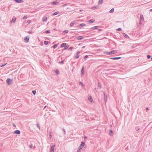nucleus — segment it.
<instances>
[{
    "instance_id": "f257e3e1",
    "label": "nucleus",
    "mask_w": 152,
    "mask_h": 152,
    "mask_svg": "<svg viewBox=\"0 0 152 152\" xmlns=\"http://www.w3.org/2000/svg\"><path fill=\"white\" fill-rule=\"evenodd\" d=\"M6 82H7V84L8 85H10L12 84V80L11 79L9 78H8Z\"/></svg>"
},
{
    "instance_id": "f03ea898",
    "label": "nucleus",
    "mask_w": 152,
    "mask_h": 152,
    "mask_svg": "<svg viewBox=\"0 0 152 152\" xmlns=\"http://www.w3.org/2000/svg\"><path fill=\"white\" fill-rule=\"evenodd\" d=\"M117 51L116 50H112L109 52H105V53L107 55H110V54H113L115 53H116Z\"/></svg>"
},
{
    "instance_id": "7ed1b4c3",
    "label": "nucleus",
    "mask_w": 152,
    "mask_h": 152,
    "mask_svg": "<svg viewBox=\"0 0 152 152\" xmlns=\"http://www.w3.org/2000/svg\"><path fill=\"white\" fill-rule=\"evenodd\" d=\"M85 142H81V144L80 145V146H79V148L80 149H82L84 147V145H85Z\"/></svg>"
},
{
    "instance_id": "20e7f679",
    "label": "nucleus",
    "mask_w": 152,
    "mask_h": 152,
    "mask_svg": "<svg viewBox=\"0 0 152 152\" xmlns=\"http://www.w3.org/2000/svg\"><path fill=\"white\" fill-rule=\"evenodd\" d=\"M55 146V145H53V144H52L50 150V152H54V148Z\"/></svg>"
},
{
    "instance_id": "39448f33",
    "label": "nucleus",
    "mask_w": 152,
    "mask_h": 152,
    "mask_svg": "<svg viewBox=\"0 0 152 152\" xmlns=\"http://www.w3.org/2000/svg\"><path fill=\"white\" fill-rule=\"evenodd\" d=\"M88 99L89 101L90 102H92L93 101V99L92 98V97L90 95H88Z\"/></svg>"
},
{
    "instance_id": "423d86ee",
    "label": "nucleus",
    "mask_w": 152,
    "mask_h": 152,
    "mask_svg": "<svg viewBox=\"0 0 152 152\" xmlns=\"http://www.w3.org/2000/svg\"><path fill=\"white\" fill-rule=\"evenodd\" d=\"M20 132L19 130H17L14 132V133L19 134H20Z\"/></svg>"
},
{
    "instance_id": "0eeeda50",
    "label": "nucleus",
    "mask_w": 152,
    "mask_h": 152,
    "mask_svg": "<svg viewBox=\"0 0 152 152\" xmlns=\"http://www.w3.org/2000/svg\"><path fill=\"white\" fill-rule=\"evenodd\" d=\"M104 101L106 102L107 101V96L105 93L104 92Z\"/></svg>"
},
{
    "instance_id": "6e6552de",
    "label": "nucleus",
    "mask_w": 152,
    "mask_h": 152,
    "mask_svg": "<svg viewBox=\"0 0 152 152\" xmlns=\"http://www.w3.org/2000/svg\"><path fill=\"white\" fill-rule=\"evenodd\" d=\"M76 23H75V21H72L70 23V26L72 27L74 25L76 24Z\"/></svg>"
},
{
    "instance_id": "1a4fd4ad",
    "label": "nucleus",
    "mask_w": 152,
    "mask_h": 152,
    "mask_svg": "<svg viewBox=\"0 0 152 152\" xmlns=\"http://www.w3.org/2000/svg\"><path fill=\"white\" fill-rule=\"evenodd\" d=\"M16 20V18L15 17H13L12 19V20L11 21V23H15Z\"/></svg>"
},
{
    "instance_id": "9d476101",
    "label": "nucleus",
    "mask_w": 152,
    "mask_h": 152,
    "mask_svg": "<svg viewBox=\"0 0 152 152\" xmlns=\"http://www.w3.org/2000/svg\"><path fill=\"white\" fill-rule=\"evenodd\" d=\"M15 1L18 3H21L23 2V0H15Z\"/></svg>"
},
{
    "instance_id": "9b49d317",
    "label": "nucleus",
    "mask_w": 152,
    "mask_h": 152,
    "mask_svg": "<svg viewBox=\"0 0 152 152\" xmlns=\"http://www.w3.org/2000/svg\"><path fill=\"white\" fill-rule=\"evenodd\" d=\"M24 40L26 42H28L29 40V38L26 37L25 38Z\"/></svg>"
},
{
    "instance_id": "f8f14e48",
    "label": "nucleus",
    "mask_w": 152,
    "mask_h": 152,
    "mask_svg": "<svg viewBox=\"0 0 152 152\" xmlns=\"http://www.w3.org/2000/svg\"><path fill=\"white\" fill-rule=\"evenodd\" d=\"M84 67L83 66L82 67L81 70V72L82 75H84Z\"/></svg>"
},
{
    "instance_id": "ddd939ff",
    "label": "nucleus",
    "mask_w": 152,
    "mask_h": 152,
    "mask_svg": "<svg viewBox=\"0 0 152 152\" xmlns=\"http://www.w3.org/2000/svg\"><path fill=\"white\" fill-rule=\"evenodd\" d=\"M121 58V57H113L111 58V59L113 60H116V59H118Z\"/></svg>"
},
{
    "instance_id": "4468645a",
    "label": "nucleus",
    "mask_w": 152,
    "mask_h": 152,
    "mask_svg": "<svg viewBox=\"0 0 152 152\" xmlns=\"http://www.w3.org/2000/svg\"><path fill=\"white\" fill-rule=\"evenodd\" d=\"M83 37L82 36H78L77 37V39L78 40H81L83 39Z\"/></svg>"
},
{
    "instance_id": "2eb2a0df",
    "label": "nucleus",
    "mask_w": 152,
    "mask_h": 152,
    "mask_svg": "<svg viewBox=\"0 0 152 152\" xmlns=\"http://www.w3.org/2000/svg\"><path fill=\"white\" fill-rule=\"evenodd\" d=\"M58 2L57 1H53L52 3V4L53 5H56V4L58 3Z\"/></svg>"
},
{
    "instance_id": "dca6fc26",
    "label": "nucleus",
    "mask_w": 152,
    "mask_h": 152,
    "mask_svg": "<svg viewBox=\"0 0 152 152\" xmlns=\"http://www.w3.org/2000/svg\"><path fill=\"white\" fill-rule=\"evenodd\" d=\"M47 20V17L46 16L42 18V21L43 22L46 21Z\"/></svg>"
},
{
    "instance_id": "f3484780",
    "label": "nucleus",
    "mask_w": 152,
    "mask_h": 152,
    "mask_svg": "<svg viewBox=\"0 0 152 152\" xmlns=\"http://www.w3.org/2000/svg\"><path fill=\"white\" fill-rule=\"evenodd\" d=\"M140 20L142 21H143L144 20V18L143 15L142 14L140 15Z\"/></svg>"
},
{
    "instance_id": "a211bd4d",
    "label": "nucleus",
    "mask_w": 152,
    "mask_h": 152,
    "mask_svg": "<svg viewBox=\"0 0 152 152\" xmlns=\"http://www.w3.org/2000/svg\"><path fill=\"white\" fill-rule=\"evenodd\" d=\"M103 0H99L98 2V4H102L103 3Z\"/></svg>"
},
{
    "instance_id": "6ab92c4d",
    "label": "nucleus",
    "mask_w": 152,
    "mask_h": 152,
    "mask_svg": "<svg viewBox=\"0 0 152 152\" xmlns=\"http://www.w3.org/2000/svg\"><path fill=\"white\" fill-rule=\"evenodd\" d=\"M66 45V43H63L61 45V47L63 48L65 47Z\"/></svg>"
},
{
    "instance_id": "aec40b11",
    "label": "nucleus",
    "mask_w": 152,
    "mask_h": 152,
    "mask_svg": "<svg viewBox=\"0 0 152 152\" xmlns=\"http://www.w3.org/2000/svg\"><path fill=\"white\" fill-rule=\"evenodd\" d=\"M123 35L124 37H125L126 38H129V36L125 33H124L123 34Z\"/></svg>"
},
{
    "instance_id": "412c9836",
    "label": "nucleus",
    "mask_w": 152,
    "mask_h": 152,
    "mask_svg": "<svg viewBox=\"0 0 152 152\" xmlns=\"http://www.w3.org/2000/svg\"><path fill=\"white\" fill-rule=\"evenodd\" d=\"M99 28V26H96L94 27H93L91 28V29H97Z\"/></svg>"
},
{
    "instance_id": "4be33fe9",
    "label": "nucleus",
    "mask_w": 152,
    "mask_h": 152,
    "mask_svg": "<svg viewBox=\"0 0 152 152\" xmlns=\"http://www.w3.org/2000/svg\"><path fill=\"white\" fill-rule=\"evenodd\" d=\"M113 132L112 130H109V134L110 136H112L113 135Z\"/></svg>"
},
{
    "instance_id": "5701e85b",
    "label": "nucleus",
    "mask_w": 152,
    "mask_h": 152,
    "mask_svg": "<svg viewBox=\"0 0 152 152\" xmlns=\"http://www.w3.org/2000/svg\"><path fill=\"white\" fill-rule=\"evenodd\" d=\"M94 20L91 19L89 20V21H88V22H89L90 23H93V22H94Z\"/></svg>"
},
{
    "instance_id": "b1692460",
    "label": "nucleus",
    "mask_w": 152,
    "mask_h": 152,
    "mask_svg": "<svg viewBox=\"0 0 152 152\" xmlns=\"http://www.w3.org/2000/svg\"><path fill=\"white\" fill-rule=\"evenodd\" d=\"M98 87H99L100 89L102 88V86L100 84V83L99 82H98Z\"/></svg>"
},
{
    "instance_id": "393cba45",
    "label": "nucleus",
    "mask_w": 152,
    "mask_h": 152,
    "mask_svg": "<svg viewBox=\"0 0 152 152\" xmlns=\"http://www.w3.org/2000/svg\"><path fill=\"white\" fill-rule=\"evenodd\" d=\"M55 71L56 73L57 74H59V70L58 69H56Z\"/></svg>"
},
{
    "instance_id": "a878e982",
    "label": "nucleus",
    "mask_w": 152,
    "mask_h": 152,
    "mask_svg": "<svg viewBox=\"0 0 152 152\" xmlns=\"http://www.w3.org/2000/svg\"><path fill=\"white\" fill-rule=\"evenodd\" d=\"M57 46H58V45L57 44H55L53 46V48H56L57 47Z\"/></svg>"
},
{
    "instance_id": "bb28decb",
    "label": "nucleus",
    "mask_w": 152,
    "mask_h": 152,
    "mask_svg": "<svg viewBox=\"0 0 152 152\" xmlns=\"http://www.w3.org/2000/svg\"><path fill=\"white\" fill-rule=\"evenodd\" d=\"M44 44L45 45H47L48 44V41H45L44 42Z\"/></svg>"
},
{
    "instance_id": "cd10ccee",
    "label": "nucleus",
    "mask_w": 152,
    "mask_h": 152,
    "mask_svg": "<svg viewBox=\"0 0 152 152\" xmlns=\"http://www.w3.org/2000/svg\"><path fill=\"white\" fill-rule=\"evenodd\" d=\"M114 11V8H112L110 11V13H112Z\"/></svg>"
},
{
    "instance_id": "c85d7f7f",
    "label": "nucleus",
    "mask_w": 152,
    "mask_h": 152,
    "mask_svg": "<svg viewBox=\"0 0 152 152\" xmlns=\"http://www.w3.org/2000/svg\"><path fill=\"white\" fill-rule=\"evenodd\" d=\"M68 48L69 46H66L64 48V50H66Z\"/></svg>"
},
{
    "instance_id": "c756f323",
    "label": "nucleus",
    "mask_w": 152,
    "mask_h": 152,
    "mask_svg": "<svg viewBox=\"0 0 152 152\" xmlns=\"http://www.w3.org/2000/svg\"><path fill=\"white\" fill-rule=\"evenodd\" d=\"M68 4H64L61 6V7H65V6L67 5Z\"/></svg>"
},
{
    "instance_id": "7c9ffc66",
    "label": "nucleus",
    "mask_w": 152,
    "mask_h": 152,
    "mask_svg": "<svg viewBox=\"0 0 152 152\" xmlns=\"http://www.w3.org/2000/svg\"><path fill=\"white\" fill-rule=\"evenodd\" d=\"M32 92L34 95H35L36 93V91L35 90L32 91Z\"/></svg>"
},
{
    "instance_id": "2f4dec72",
    "label": "nucleus",
    "mask_w": 152,
    "mask_h": 152,
    "mask_svg": "<svg viewBox=\"0 0 152 152\" xmlns=\"http://www.w3.org/2000/svg\"><path fill=\"white\" fill-rule=\"evenodd\" d=\"M7 64V63L2 64L0 66L1 67H3V66H4Z\"/></svg>"
},
{
    "instance_id": "473e14b6",
    "label": "nucleus",
    "mask_w": 152,
    "mask_h": 152,
    "mask_svg": "<svg viewBox=\"0 0 152 152\" xmlns=\"http://www.w3.org/2000/svg\"><path fill=\"white\" fill-rule=\"evenodd\" d=\"M85 24L81 23L80 25V26L82 27V26H85Z\"/></svg>"
},
{
    "instance_id": "72a5a7b5",
    "label": "nucleus",
    "mask_w": 152,
    "mask_h": 152,
    "mask_svg": "<svg viewBox=\"0 0 152 152\" xmlns=\"http://www.w3.org/2000/svg\"><path fill=\"white\" fill-rule=\"evenodd\" d=\"M58 13L57 12H55L54 13H53V15H57L58 14Z\"/></svg>"
},
{
    "instance_id": "f704fd0d",
    "label": "nucleus",
    "mask_w": 152,
    "mask_h": 152,
    "mask_svg": "<svg viewBox=\"0 0 152 152\" xmlns=\"http://www.w3.org/2000/svg\"><path fill=\"white\" fill-rule=\"evenodd\" d=\"M50 32V30H47L45 31V33H49Z\"/></svg>"
},
{
    "instance_id": "c9c22d12",
    "label": "nucleus",
    "mask_w": 152,
    "mask_h": 152,
    "mask_svg": "<svg viewBox=\"0 0 152 152\" xmlns=\"http://www.w3.org/2000/svg\"><path fill=\"white\" fill-rule=\"evenodd\" d=\"M117 31H121V28H119L116 29Z\"/></svg>"
},
{
    "instance_id": "e433bc0d",
    "label": "nucleus",
    "mask_w": 152,
    "mask_h": 152,
    "mask_svg": "<svg viewBox=\"0 0 152 152\" xmlns=\"http://www.w3.org/2000/svg\"><path fill=\"white\" fill-rule=\"evenodd\" d=\"M68 32V31L67 30H64L63 31V32L64 33H67Z\"/></svg>"
},
{
    "instance_id": "4c0bfd02",
    "label": "nucleus",
    "mask_w": 152,
    "mask_h": 152,
    "mask_svg": "<svg viewBox=\"0 0 152 152\" xmlns=\"http://www.w3.org/2000/svg\"><path fill=\"white\" fill-rule=\"evenodd\" d=\"M79 55H78V54H76V55L75 56V58H79Z\"/></svg>"
},
{
    "instance_id": "58836bf2",
    "label": "nucleus",
    "mask_w": 152,
    "mask_h": 152,
    "mask_svg": "<svg viewBox=\"0 0 152 152\" xmlns=\"http://www.w3.org/2000/svg\"><path fill=\"white\" fill-rule=\"evenodd\" d=\"M27 18V16H24L23 18L24 19H26Z\"/></svg>"
},
{
    "instance_id": "ea45409f",
    "label": "nucleus",
    "mask_w": 152,
    "mask_h": 152,
    "mask_svg": "<svg viewBox=\"0 0 152 152\" xmlns=\"http://www.w3.org/2000/svg\"><path fill=\"white\" fill-rule=\"evenodd\" d=\"M81 150V149H80V148H78L77 150V152H80Z\"/></svg>"
},
{
    "instance_id": "a19ab883",
    "label": "nucleus",
    "mask_w": 152,
    "mask_h": 152,
    "mask_svg": "<svg viewBox=\"0 0 152 152\" xmlns=\"http://www.w3.org/2000/svg\"><path fill=\"white\" fill-rule=\"evenodd\" d=\"M63 131L64 132V135H65L66 134V131H65V130L64 129V128H63Z\"/></svg>"
},
{
    "instance_id": "79ce46f5",
    "label": "nucleus",
    "mask_w": 152,
    "mask_h": 152,
    "mask_svg": "<svg viewBox=\"0 0 152 152\" xmlns=\"http://www.w3.org/2000/svg\"><path fill=\"white\" fill-rule=\"evenodd\" d=\"M88 57V56L87 55H86L85 56L84 59H85V60H86V58H87Z\"/></svg>"
},
{
    "instance_id": "37998d69",
    "label": "nucleus",
    "mask_w": 152,
    "mask_h": 152,
    "mask_svg": "<svg viewBox=\"0 0 152 152\" xmlns=\"http://www.w3.org/2000/svg\"><path fill=\"white\" fill-rule=\"evenodd\" d=\"M135 129L136 131H138L140 129V128L139 127H137Z\"/></svg>"
},
{
    "instance_id": "c03bdc74",
    "label": "nucleus",
    "mask_w": 152,
    "mask_h": 152,
    "mask_svg": "<svg viewBox=\"0 0 152 152\" xmlns=\"http://www.w3.org/2000/svg\"><path fill=\"white\" fill-rule=\"evenodd\" d=\"M147 57L148 59H149L151 57V56L149 55H148Z\"/></svg>"
},
{
    "instance_id": "a18cd8bd",
    "label": "nucleus",
    "mask_w": 152,
    "mask_h": 152,
    "mask_svg": "<svg viewBox=\"0 0 152 152\" xmlns=\"http://www.w3.org/2000/svg\"><path fill=\"white\" fill-rule=\"evenodd\" d=\"M37 127L39 129H40V127L39 124L38 123H37Z\"/></svg>"
},
{
    "instance_id": "49530a36",
    "label": "nucleus",
    "mask_w": 152,
    "mask_h": 152,
    "mask_svg": "<svg viewBox=\"0 0 152 152\" xmlns=\"http://www.w3.org/2000/svg\"><path fill=\"white\" fill-rule=\"evenodd\" d=\"M49 137H50V138H51L52 137V134L51 132L49 133Z\"/></svg>"
},
{
    "instance_id": "de8ad7c7",
    "label": "nucleus",
    "mask_w": 152,
    "mask_h": 152,
    "mask_svg": "<svg viewBox=\"0 0 152 152\" xmlns=\"http://www.w3.org/2000/svg\"><path fill=\"white\" fill-rule=\"evenodd\" d=\"M142 25V22H141V21H140L139 22V25L140 26L141 25Z\"/></svg>"
},
{
    "instance_id": "09e8293b",
    "label": "nucleus",
    "mask_w": 152,
    "mask_h": 152,
    "mask_svg": "<svg viewBox=\"0 0 152 152\" xmlns=\"http://www.w3.org/2000/svg\"><path fill=\"white\" fill-rule=\"evenodd\" d=\"M80 53V52L79 51H78L76 53L77 54L79 55Z\"/></svg>"
},
{
    "instance_id": "8fccbe9b",
    "label": "nucleus",
    "mask_w": 152,
    "mask_h": 152,
    "mask_svg": "<svg viewBox=\"0 0 152 152\" xmlns=\"http://www.w3.org/2000/svg\"><path fill=\"white\" fill-rule=\"evenodd\" d=\"M73 48L72 47H70L69 49V50H72Z\"/></svg>"
},
{
    "instance_id": "3c124183",
    "label": "nucleus",
    "mask_w": 152,
    "mask_h": 152,
    "mask_svg": "<svg viewBox=\"0 0 152 152\" xmlns=\"http://www.w3.org/2000/svg\"><path fill=\"white\" fill-rule=\"evenodd\" d=\"M31 21L30 20H28L27 21V23H31Z\"/></svg>"
},
{
    "instance_id": "603ef678",
    "label": "nucleus",
    "mask_w": 152,
    "mask_h": 152,
    "mask_svg": "<svg viewBox=\"0 0 152 152\" xmlns=\"http://www.w3.org/2000/svg\"><path fill=\"white\" fill-rule=\"evenodd\" d=\"M29 147L30 148H32V147H33V145L32 144H31L30 145V146H29Z\"/></svg>"
},
{
    "instance_id": "864d4df0",
    "label": "nucleus",
    "mask_w": 152,
    "mask_h": 152,
    "mask_svg": "<svg viewBox=\"0 0 152 152\" xmlns=\"http://www.w3.org/2000/svg\"><path fill=\"white\" fill-rule=\"evenodd\" d=\"M79 83H80V84L81 85H82V86H83V83H82V82H79Z\"/></svg>"
},
{
    "instance_id": "5fc2aeb1",
    "label": "nucleus",
    "mask_w": 152,
    "mask_h": 152,
    "mask_svg": "<svg viewBox=\"0 0 152 152\" xmlns=\"http://www.w3.org/2000/svg\"><path fill=\"white\" fill-rule=\"evenodd\" d=\"M64 62V61H62L60 62L61 64H63Z\"/></svg>"
},
{
    "instance_id": "6e6d98bb",
    "label": "nucleus",
    "mask_w": 152,
    "mask_h": 152,
    "mask_svg": "<svg viewBox=\"0 0 152 152\" xmlns=\"http://www.w3.org/2000/svg\"><path fill=\"white\" fill-rule=\"evenodd\" d=\"M31 33H32V32H31V31H28V33H29V34H31Z\"/></svg>"
},
{
    "instance_id": "4d7b16f0",
    "label": "nucleus",
    "mask_w": 152,
    "mask_h": 152,
    "mask_svg": "<svg viewBox=\"0 0 152 152\" xmlns=\"http://www.w3.org/2000/svg\"><path fill=\"white\" fill-rule=\"evenodd\" d=\"M13 125L14 127H16L15 124H13Z\"/></svg>"
},
{
    "instance_id": "13d9d810",
    "label": "nucleus",
    "mask_w": 152,
    "mask_h": 152,
    "mask_svg": "<svg viewBox=\"0 0 152 152\" xmlns=\"http://www.w3.org/2000/svg\"><path fill=\"white\" fill-rule=\"evenodd\" d=\"M85 47H86V46H83V47H82V49H83V48H84Z\"/></svg>"
},
{
    "instance_id": "bf43d9fd",
    "label": "nucleus",
    "mask_w": 152,
    "mask_h": 152,
    "mask_svg": "<svg viewBox=\"0 0 152 152\" xmlns=\"http://www.w3.org/2000/svg\"><path fill=\"white\" fill-rule=\"evenodd\" d=\"M149 11L150 12H152V9L150 10Z\"/></svg>"
},
{
    "instance_id": "052dcab7",
    "label": "nucleus",
    "mask_w": 152,
    "mask_h": 152,
    "mask_svg": "<svg viewBox=\"0 0 152 152\" xmlns=\"http://www.w3.org/2000/svg\"><path fill=\"white\" fill-rule=\"evenodd\" d=\"M47 106L45 105L43 108V109H45L46 107Z\"/></svg>"
},
{
    "instance_id": "680f3d73",
    "label": "nucleus",
    "mask_w": 152,
    "mask_h": 152,
    "mask_svg": "<svg viewBox=\"0 0 152 152\" xmlns=\"http://www.w3.org/2000/svg\"><path fill=\"white\" fill-rule=\"evenodd\" d=\"M146 110H148V107H147L146 108Z\"/></svg>"
},
{
    "instance_id": "e2e57ef3",
    "label": "nucleus",
    "mask_w": 152,
    "mask_h": 152,
    "mask_svg": "<svg viewBox=\"0 0 152 152\" xmlns=\"http://www.w3.org/2000/svg\"><path fill=\"white\" fill-rule=\"evenodd\" d=\"M93 7L94 8V9H96V8H97V7Z\"/></svg>"
},
{
    "instance_id": "0e129e2a",
    "label": "nucleus",
    "mask_w": 152,
    "mask_h": 152,
    "mask_svg": "<svg viewBox=\"0 0 152 152\" xmlns=\"http://www.w3.org/2000/svg\"><path fill=\"white\" fill-rule=\"evenodd\" d=\"M101 29H99L98 30V31H101Z\"/></svg>"
},
{
    "instance_id": "69168bd1",
    "label": "nucleus",
    "mask_w": 152,
    "mask_h": 152,
    "mask_svg": "<svg viewBox=\"0 0 152 152\" xmlns=\"http://www.w3.org/2000/svg\"><path fill=\"white\" fill-rule=\"evenodd\" d=\"M84 138H86V137H84Z\"/></svg>"
},
{
    "instance_id": "338daca9",
    "label": "nucleus",
    "mask_w": 152,
    "mask_h": 152,
    "mask_svg": "<svg viewBox=\"0 0 152 152\" xmlns=\"http://www.w3.org/2000/svg\"><path fill=\"white\" fill-rule=\"evenodd\" d=\"M151 59L152 60V57L151 58Z\"/></svg>"
},
{
    "instance_id": "774afa93",
    "label": "nucleus",
    "mask_w": 152,
    "mask_h": 152,
    "mask_svg": "<svg viewBox=\"0 0 152 152\" xmlns=\"http://www.w3.org/2000/svg\"><path fill=\"white\" fill-rule=\"evenodd\" d=\"M82 11L81 10H80V11Z\"/></svg>"
}]
</instances>
